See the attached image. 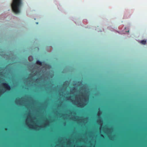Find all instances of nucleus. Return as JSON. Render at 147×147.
Masks as SVG:
<instances>
[{
  "label": "nucleus",
  "mask_w": 147,
  "mask_h": 147,
  "mask_svg": "<svg viewBox=\"0 0 147 147\" xmlns=\"http://www.w3.org/2000/svg\"><path fill=\"white\" fill-rule=\"evenodd\" d=\"M23 0H13L11 4L12 11L16 14L20 13L23 4Z\"/></svg>",
  "instance_id": "1"
},
{
  "label": "nucleus",
  "mask_w": 147,
  "mask_h": 147,
  "mask_svg": "<svg viewBox=\"0 0 147 147\" xmlns=\"http://www.w3.org/2000/svg\"><path fill=\"white\" fill-rule=\"evenodd\" d=\"M71 147H74V90H71Z\"/></svg>",
  "instance_id": "2"
},
{
  "label": "nucleus",
  "mask_w": 147,
  "mask_h": 147,
  "mask_svg": "<svg viewBox=\"0 0 147 147\" xmlns=\"http://www.w3.org/2000/svg\"><path fill=\"white\" fill-rule=\"evenodd\" d=\"M80 97H79L78 98V101L77 103V104L79 107L81 108H83L85 106L86 104L82 100V98H81V96L82 97V99L83 101L85 102L86 101V99L84 97V96L83 94V93L82 92H80Z\"/></svg>",
  "instance_id": "3"
},
{
  "label": "nucleus",
  "mask_w": 147,
  "mask_h": 147,
  "mask_svg": "<svg viewBox=\"0 0 147 147\" xmlns=\"http://www.w3.org/2000/svg\"><path fill=\"white\" fill-rule=\"evenodd\" d=\"M2 85L3 87L7 91H9L11 89V87L8 83H3L2 84Z\"/></svg>",
  "instance_id": "4"
},
{
  "label": "nucleus",
  "mask_w": 147,
  "mask_h": 147,
  "mask_svg": "<svg viewBox=\"0 0 147 147\" xmlns=\"http://www.w3.org/2000/svg\"><path fill=\"white\" fill-rule=\"evenodd\" d=\"M146 40H141L140 42V43L144 45L146 44Z\"/></svg>",
  "instance_id": "5"
},
{
  "label": "nucleus",
  "mask_w": 147,
  "mask_h": 147,
  "mask_svg": "<svg viewBox=\"0 0 147 147\" xmlns=\"http://www.w3.org/2000/svg\"><path fill=\"white\" fill-rule=\"evenodd\" d=\"M36 63L37 64L39 65H42V62L39 60H37Z\"/></svg>",
  "instance_id": "6"
},
{
  "label": "nucleus",
  "mask_w": 147,
  "mask_h": 147,
  "mask_svg": "<svg viewBox=\"0 0 147 147\" xmlns=\"http://www.w3.org/2000/svg\"><path fill=\"white\" fill-rule=\"evenodd\" d=\"M5 92H2L1 90H0V93H3Z\"/></svg>",
  "instance_id": "7"
},
{
  "label": "nucleus",
  "mask_w": 147,
  "mask_h": 147,
  "mask_svg": "<svg viewBox=\"0 0 147 147\" xmlns=\"http://www.w3.org/2000/svg\"><path fill=\"white\" fill-rule=\"evenodd\" d=\"M100 136L102 137V138L104 137V136L102 134H101Z\"/></svg>",
  "instance_id": "8"
},
{
  "label": "nucleus",
  "mask_w": 147,
  "mask_h": 147,
  "mask_svg": "<svg viewBox=\"0 0 147 147\" xmlns=\"http://www.w3.org/2000/svg\"><path fill=\"white\" fill-rule=\"evenodd\" d=\"M20 99L19 98L18 99H16V101L17 102H18L19 101V100Z\"/></svg>",
  "instance_id": "9"
},
{
  "label": "nucleus",
  "mask_w": 147,
  "mask_h": 147,
  "mask_svg": "<svg viewBox=\"0 0 147 147\" xmlns=\"http://www.w3.org/2000/svg\"><path fill=\"white\" fill-rule=\"evenodd\" d=\"M5 130H7V128H5Z\"/></svg>",
  "instance_id": "10"
},
{
  "label": "nucleus",
  "mask_w": 147,
  "mask_h": 147,
  "mask_svg": "<svg viewBox=\"0 0 147 147\" xmlns=\"http://www.w3.org/2000/svg\"><path fill=\"white\" fill-rule=\"evenodd\" d=\"M79 147H82V146H79Z\"/></svg>",
  "instance_id": "11"
},
{
  "label": "nucleus",
  "mask_w": 147,
  "mask_h": 147,
  "mask_svg": "<svg viewBox=\"0 0 147 147\" xmlns=\"http://www.w3.org/2000/svg\"><path fill=\"white\" fill-rule=\"evenodd\" d=\"M38 79H36V80H38Z\"/></svg>",
  "instance_id": "12"
},
{
  "label": "nucleus",
  "mask_w": 147,
  "mask_h": 147,
  "mask_svg": "<svg viewBox=\"0 0 147 147\" xmlns=\"http://www.w3.org/2000/svg\"><path fill=\"white\" fill-rule=\"evenodd\" d=\"M36 24H38V22H36Z\"/></svg>",
  "instance_id": "13"
},
{
  "label": "nucleus",
  "mask_w": 147,
  "mask_h": 147,
  "mask_svg": "<svg viewBox=\"0 0 147 147\" xmlns=\"http://www.w3.org/2000/svg\"><path fill=\"white\" fill-rule=\"evenodd\" d=\"M58 106H59V105H58Z\"/></svg>",
  "instance_id": "14"
},
{
  "label": "nucleus",
  "mask_w": 147,
  "mask_h": 147,
  "mask_svg": "<svg viewBox=\"0 0 147 147\" xmlns=\"http://www.w3.org/2000/svg\"><path fill=\"white\" fill-rule=\"evenodd\" d=\"M74 90L75 89V87H74Z\"/></svg>",
  "instance_id": "15"
},
{
  "label": "nucleus",
  "mask_w": 147,
  "mask_h": 147,
  "mask_svg": "<svg viewBox=\"0 0 147 147\" xmlns=\"http://www.w3.org/2000/svg\"><path fill=\"white\" fill-rule=\"evenodd\" d=\"M74 105L75 104V103H74Z\"/></svg>",
  "instance_id": "16"
},
{
  "label": "nucleus",
  "mask_w": 147,
  "mask_h": 147,
  "mask_svg": "<svg viewBox=\"0 0 147 147\" xmlns=\"http://www.w3.org/2000/svg\"><path fill=\"white\" fill-rule=\"evenodd\" d=\"M74 119H75V118H74Z\"/></svg>",
  "instance_id": "17"
}]
</instances>
